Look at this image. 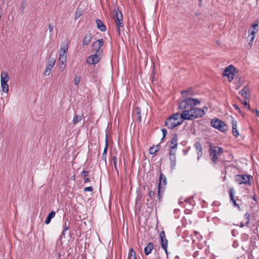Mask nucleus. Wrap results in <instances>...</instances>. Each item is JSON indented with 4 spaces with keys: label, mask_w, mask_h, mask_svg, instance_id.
Listing matches in <instances>:
<instances>
[{
    "label": "nucleus",
    "mask_w": 259,
    "mask_h": 259,
    "mask_svg": "<svg viewBox=\"0 0 259 259\" xmlns=\"http://www.w3.org/2000/svg\"><path fill=\"white\" fill-rule=\"evenodd\" d=\"M82 115H76L73 120V124L75 125L79 122L82 120Z\"/></svg>",
    "instance_id": "32"
},
{
    "label": "nucleus",
    "mask_w": 259,
    "mask_h": 259,
    "mask_svg": "<svg viewBox=\"0 0 259 259\" xmlns=\"http://www.w3.org/2000/svg\"><path fill=\"white\" fill-rule=\"evenodd\" d=\"M184 120H185V119L182 118V112L181 113V119H179V120L175 121L168 117L165 121V126H167V128L169 129H173L175 127L179 125H181L184 122Z\"/></svg>",
    "instance_id": "5"
},
{
    "label": "nucleus",
    "mask_w": 259,
    "mask_h": 259,
    "mask_svg": "<svg viewBox=\"0 0 259 259\" xmlns=\"http://www.w3.org/2000/svg\"><path fill=\"white\" fill-rule=\"evenodd\" d=\"M103 44L104 41L103 39H98L92 44L93 49L95 51V54H102V50L101 49V48L103 46Z\"/></svg>",
    "instance_id": "8"
},
{
    "label": "nucleus",
    "mask_w": 259,
    "mask_h": 259,
    "mask_svg": "<svg viewBox=\"0 0 259 259\" xmlns=\"http://www.w3.org/2000/svg\"><path fill=\"white\" fill-rule=\"evenodd\" d=\"M136 110H137V114L138 115L137 120L138 121L140 122L141 121V109L139 107H137Z\"/></svg>",
    "instance_id": "39"
},
{
    "label": "nucleus",
    "mask_w": 259,
    "mask_h": 259,
    "mask_svg": "<svg viewBox=\"0 0 259 259\" xmlns=\"http://www.w3.org/2000/svg\"><path fill=\"white\" fill-rule=\"evenodd\" d=\"M255 38V36H253V35H248L247 37V40L249 41L248 42V45L251 47L252 46V42L254 40V39Z\"/></svg>",
    "instance_id": "35"
},
{
    "label": "nucleus",
    "mask_w": 259,
    "mask_h": 259,
    "mask_svg": "<svg viewBox=\"0 0 259 259\" xmlns=\"http://www.w3.org/2000/svg\"><path fill=\"white\" fill-rule=\"evenodd\" d=\"M233 106L234 108L236 110H238L239 113H241L240 109H239V108L236 104H233Z\"/></svg>",
    "instance_id": "49"
},
{
    "label": "nucleus",
    "mask_w": 259,
    "mask_h": 259,
    "mask_svg": "<svg viewBox=\"0 0 259 259\" xmlns=\"http://www.w3.org/2000/svg\"><path fill=\"white\" fill-rule=\"evenodd\" d=\"M160 238V244L161 247L164 250L166 254H168V251L167 250V247L168 244V240L166 238V236L165 234V232L163 230H162L159 234Z\"/></svg>",
    "instance_id": "9"
},
{
    "label": "nucleus",
    "mask_w": 259,
    "mask_h": 259,
    "mask_svg": "<svg viewBox=\"0 0 259 259\" xmlns=\"http://www.w3.org/2000/svg\"><path fill=\"white\" fill-rule=\"evenodd\" d=\"M154 249V244L152 242L149 243L144 248V253L146 255L151 253L152 250Z\"/></svg>",
    "instance_id": "20"
},
{
    "label": "nucleus",
    "mask_w": 259,
    "mask_h": 259,
    "mask_svg": "<svg viewBox=\"0 0 259 259\" xmlns=\"http://www.w3.org/2000/svg\"><path fill=\"white\" fill-rule=\"evenodd\" d=\"M10 79L8 73L7 72L3 71L1 75V82L2 91L7 93L9 91V85L7 83Z\"/></svg>",
    "instance_id": "4"
},
{
    "label": "nucleus",
    "mask_w": 259,
    "mask_h": 259,
    "mask_svg": "<svg viewBox=\"0 0 259 259\" xmlns=\"http://www.w3.org/2000/svg\"><path fill=\"white\" fill-rule=\"evenodd\" d=\"M255 115L259 117V111L257 109L255 110Z\"/></svg>",
    "instance_id": "55"
},
{
    "label": "nucleus",
    "mask_w": 259,
    "mask_h": 259,
    "mask_svg": "<svg viewBox=\"0 0 259 259\" xmlns=\"http://www.w3.org/2000/svg\"><path fill=\"white\" fill-rule=\"evenodd\" d=\"M181 95L184 98H189L188 96H192L193 95V92L191 89L182 91L181 92Z\"/></svg>",
    "instance_id": "26"
},
{
    "label": "nucleus",
    "mask_w": 259,
    "mask_h": 259,
    "mask_svg": "<svg viewBox=\"0 0 259 259\" xmlns=\"http://www.w3.org/2000/svg\"><path fill=\"white\" fill-rule=\"evenodd\" d=\"M59 61H60V69L61 71H63L66 68V63L67 62V57L66 55L65 54H62L60 53L59 56Z\"/></svg>",
    "instance_id": "13"
},
{
    "label": "nucleus",
    "mask_w": 259,
    "mask_h": 259,
    "mask_svg": "<svg viewBox=\"0 0 259 259\" xmlns=\"http://www.w3.org/2000/svg\"><path fill=\"white\" fill-rule=\"evenodd\" d=\"M160 146L159 145H154L149 148V152L150 154H155L158 152Z\"/></svg>",
    "instance_id": "25"
},
{
    "label": "nucleus",
    "mask_w": 259,
    "mask_h": 259,
    "mask_svg": "<svg viewBox=\"0 0 259 259\" xmlns=\"http://www.w3.org/2000/svg\"><path fill=\"white\" fill-rule=\"evenodd\" d=\"M106 157H107V154H106L105 155H104L103 154V156H102V159L106 162Z\"/></svg>",
    "instance_id": "54"
},
{
    "label": "nucleus",
    "mask_w": 259,
    "mask_h": 259,
    "mask_svg": "<svg viewBox=\"0 0 259 259\" xmlns=\"http://www.w3.org/2000/svg\"><path fill=\"white\" fill-rule=\"evenodd\" d=\"M68 50L67 47H64L61 49V52L62 54H65Z\"/></svg>",
    "instance_id": "46"
},
{
    "label": "nucleus",
    "mask_w": 259,
    "mask_h": 259,
    "mask_svg": "<svg viewBox=\"0 0 259 259\" xmlns=\"http://www.w3.org/2000/svg\"><path fill=\"white\" fill-rule=\"evenodd\" d=\"M257 32V30H249L248 31V33H249V35H253V36H255V33H256Z\"/></svg>",
    "instance_id": "43"
},
{
    "label": "nucleus",
    "mask_w": 259,
    "mask_h": 259,
    "mask_svg": "<svg viewBox=\"0 0 259 259\" xmlns=\"http://www.w3.org/2000/svg\"><path fill=\"white\" fill-rule=\"evenodd\" d=\"M112 160L114 163V166L117 173H118V170L117 167V157L116 156H114L112 157Z\"/></svg>",
    "instance_id": "37"
},
{
    "label": "nucleus",
    "mask_w": 259,
    "mask_h": 259,
    "mask_svg": "<svg viewBox=\"0 0 259 259\" xmlns=\"http://www.w3.org/2000/svg\"><path fill=\"white\" fill-rule=\"evenodd\" d=\"M92 34L90 33L86 34L82 40V45L83 46H88L91 41Z\"/></svg>",
    "instance_id": "19"
},
{
    "label": "nucleus",
    "mask_w": 259,
    "mask_h": 259,
    "mask_svg": "<svg viewBox=\"0 0 259 259\" xmlns=\"http://www.w3.org/2000/svg\"><path fill=\"white\" fill-rule=\"evenodd\" d=\"M243 104L244 106H246L247 109H250V106L248 103L246 101V100L244 101V102L243 103Z\"/></svg>",
    "instance_id": "51"
},
{
    "label": "nucleus",
    "mask_w": 259,
    "mask_h": 259,
    "mask_svg": "<svg viewBox=\"0 0 259 259\" xmlns=\"http://www.w3.org/2000/svg\"><path fill=\"white\" fill-rule=\"evenodd\" d=\"M155 195V193L152 190H150L149 192V196L150 197V198H152Z\"/></svg>",
    "instance_id": "48"
},
{
    "label": "nucleus",
    "mask_w": 259,
    "mask_h": 259,
    "mask_svg": "<svg viewBox=\"0 0 259 259\" xmlns=\"http://www.w3.org/2000/svg\"><path fill=\"white\" fill-rule=\"evenodd\" d=\"M80 76H75L74 78V84L75 85H78L80 82Z\"/></svg>",
    "instance_id": "41"
},
{
    "label": "nucleus",
    "mask_w": 259,
    "mask_h": 259,
    "mask_svg": "<svg viewBox=\"0 0 259 259\" xmlns=\"http://www.w3.org/2000/svg\"><path fill=\"white\" fill-rule=\"evenodd\" d=\"M251 176L247 175H237L235 176V181L238 184L250 185Z\"/></svg>",
    "instance_id": "6"
},
{
    "label": "nucleus",
    "mask_w": 259,
    "mask_h": 259,
    "mask_svg": "<svg viewBox=\"0 0 259 259\" xmlns=\"http://www.w3.org/2000/svg\"><path fill=\"white\" fill-rule=\"evenodd\" d=\"M54 28V25L52 24H49V29L50 32H52Z\"/></svg>",
    "instance_id": "50"
},
{
    "label": "nucleus",
    "mask_w": 259,
    "mask_h": 259,
    "mask_svg": "<svg viewBox=\"0 0 259 259\" xmlns=\"http://www.w3.org/2000/svg\"><path fill=\"white\" fill-rule=\"evenodd\" d=\"M202 0H199V2H201Z\"/></svg>",
    "instance_id": "62"
},
{
    "label": "nucleus",
    "mask_w": 259,
    "mask_h": 259,
    "mask_svg": "<svg viewBox=\"0 0 259 259\" xmlns=\"http://www.w3.org/2000/svg\"><path fill=\"white\" fill-rule=\"evenodd\" d=\"M211 125L218 130L225 133L228 130V127L225 123L222 120L218 118H213L211 120Z\"/></svg>",
    "instance_id": "3"
},
{
    "label": "nucleus",
    "mask_w": 259,
    "mask_h": 259,
    "mask_svg": "<svg viewBox=\"0 0 259 259\" xmlns=\"http://www.w3.org/2000/svg\"><path fill=\"white\" fill-rule=\"evenodd\" d=\"M90 180L89 178H88L87 177L84 178V183H87L88 182H90Z\"/></svg>",
    "instance_id": "52"
},
{
    "label": "nucleus",
    "mask_w": 259,
    "mask_h": 259,
    "mask_svg": "<svg viewBox=\"0 0 259 259\" xmlns=\"http://www.w3.org/2000/svg\"><path fill=\"white\" fill-rule=\"evenodd\" d=\"M127 259H137L136 252L133 248L130 249Z\"/></svg>",
    "instance_id": "28"
},
{
    "label": "nucleus",
    "mask_w": 259,
    "mask_h": 259,
    "mask_svg": "<svg viewBox=\"0 0 259 259\" xmlns=\"http://www.w3.org/2000/svg\"><path fill=\"white\" fill-rule=\"evenodd\" d=\"M244 218L247 220L245 226L248 227L250 219V214L249 212H246L244 215Z\"/></svg>",
    "instance_id": "34"
},
{
    "label": "nucleus",
    "mask_w": 259,
    "mask_h": 259,
    "mask_svg": "<svg viewBox=\"0 0 259 259\" xmlns=\"http://www.w3.org/2000/svg\"><path fill=\"white\" fill-rule=\"evenodd\" d=\"M114 15L113 18L115 19H123L122 15L121 12L119 10L118 8H115L113 10Z\"/></svg>",
    "instance_id": "22"
},
{
    "label": "nucleus",
    "mask_w": 259,
    "mask_h": 259,
    "mask_svg": "<svg viewBox=\"0 0 259 259\" xmlns=\"http://www.w3.org/2000/svg\"><path fill=\"white\" fill-rule=\"evenodd\" d=\"M75 176H74H74H72L71 177V179H72V180H75Z\"/></svg>",
    "instance_id": "58"
},
{
    "label": "nucleus",
    "mask_w": 259,
    "mask_h": 259,
    "mask_svg": "<svg viewBox=\"0 0 259 259\" xmlns=\"http://www.w3.org/2000/svg\"><path fill=\"white\" fill-rule=\"evenodd\" d=\"M213 148L215 149L217 154L220 155L223 153V149L218 146H213Z\"/></svg>",
    "instance_id": "36"
},
{
    "label": "nucleus",
    "mask_w": 259,
    "mask_h": 259,
    "mask_svg": "<svg viewBox=\"0 0 259 259\" xmlns=\"http://www.w3.org/2000/svg\"><path fill=\"white\" fill-rule=\"evenodd\" d=\"M55 216V212L54 211H52L48 215V216L45 220V223L46 224H49L50 223L51 219H53V218H54Z\"/></svg>",
    "instance_id": "27"
},
{
    "label": "nucleus",
    "mask_w": 259,
    "mask_h": 259,
    "mask_svg": "<svg viewBox=\"0 0 259 259\" xmlns=\"http://www.w3.org/2000/svg\"><path fill=\"white\" fill-rule=\"evenodd\" d=\"M258 26V24L257 23H254L252 25L251 27L253 29H255V27H257Z\"/></svg>",
    "instance_id": "53"
},
{
    "label": "nucleus",
    "mask_w": 259,
    "mask_h": 259,
    "mask_svg": "<svg viewBox=\"0 0 259 259\" xmlns=\"http://www.w3.org/2000/svg\"><path fill=\"white\" fill-rule=\"evenodd\" d=\"M233 193H234V189H233V188L232 187L229 189V195H230V200H231V201H232V202L235 206H236L238 208H240L239 205L236 203V200L234 198Z\"/></svg>",
    "instance_id": "21"
},
{
    "label": "nucleus",
    "mask_w": 259,
    "mask_h": 259,
    "mask_svg": "<svg viewBox=\"0 0 259 259\" xmlns=\"http://www.w3.org/2000/svg\"><path fill=\"white\" fill-rule=\"evenodd\" d=\"M245 100H247L250 98V91L247 85L244 87V88L239 92Z\"/></svg>",
    "instance_id": "14"
},
{
    "label": "nucleus",
    "mask_w": 259,
    "mask_h": 259,
    "mask_svg": "<svg viewBox=\"0 0 259 259\" xmlns=\"http://www.w3.org/2000/svg\"><path fill=\"white\" fill-rule=\"evenodd\" d=\"M209 154L210 159L212 161L213 163L215 164L217 163L218 160V154L216 152L215 149L213 148V146H210L209 149Z\"/></svg>",
    "instance_id": "11"
},
{
    "label": "nucleus",
    "mask_w": 259,
    "mask_h": 259,
    "mask_svg": "<svg viewBox=\"0 0 259 259\" xmlns=\"http://www.w3.org/2000/svg\"><path fill=\"white\" fill-rule=\"evenodd\" d=\"M205 114L204 111L201 108L192 107L191 110L182 112V118L185 120H193L202 117Z\"/></svg>",
    "instance_id": "1"
},
{
    "label": "nucleus",
    "mask_w": 259,
    "mask_h": 259,
    "mask_svg": "<svg viewBox=\"0 0 259 259\" xmlns=\"http://www.w3.org/2000/svg\"><path fill=\"white\" fill-rule=\"evenodd\" d=\"M204 108H205L206 109H207V107H204Z\"/></svg>",
    "instance_id": "61"
},
{
    "label": "nucleus",
    "mask_w": 259,
    "mask_h": 259,
    "mask_svg": "<svg viewBox=\"0 0 259 259\" xmlns=\"http://www.w3.org/2000/svg\"><path fill=\"white\" fill-rule=\"evenodd\" d=\"M158 195L159 201H161V199L162 198V193H161V189H158Z\"/></svg>",
    "instance_id": "45"
},
{
    "label": "nucleus",
    "mask_w": 259,
    "mask_h": 259,
    "mask_svg": "<svg viewBox=\"0 0 259 259\" xmlns=\"http://www.w3.org/2000/svg\"><path fill=\"white\" fill-rule=\"evenodd\" d=\"M194 147L197 151V159L199 160L202 156V147L200 142L197 141L194 144Z\"/></svg>",
    "instance_id": "16"
},
{
    "label": "nucleus",
    "mask_w": 259,
    "mask_h": 259,
    "mask_svg": "<svg viewBox=\"0 0 259 259\" xmlns=\"http://www.w3.org/2000/svg\"><path fill=\"white\" fill-rule=\"evenodd\" d=\"M167 184L166 177L162 174L161 173L159 177V183L158 185L159 189L164 188L165 186Z\"/></svg>",
    "instance_id": "15"
},
{
    "label": "nucleus",
    "mask_w": 259,
    "mask_h": 259,
    "mask_svg": "<svg viewBox=\"0 0 259 259\" xmlns=\"http://www.w3.org/2000/svg\"><path fill=\"white\" fill-rule=\"evenodd\" d=\"M117 27H122L123 26V19H114Z\"/></svg>",
    "instance_id": "31"
},
{
    "label": "nucleus",
    "mask_w": 259,
    "mask_h": 259,
    "mask_svg": "<svg viewBox=\"0 0 259 259\" xmlns=\"http://www.w3.org/2000/svg\"><path fill=\"white\" fill-rule=\"evenodd\" d=\"M181 118V114L179 113H176L175 114H173L172 115L170 116L169 118L170 119H171L172 120H174L175 121H177L179 120V118Z\"/></svg>",
    "instance_id": "30"
},
{
    "label": "nucleus",
    "mask_w": 259,
    "mask_h": 259,
    "mask_svg": "<svg viewBox=\"0 0 259 259\" xmlns=\"http://www.w3.org/2000/svg\"><path fill=\"white\" fill-rule=\"evenodd\" d=\"M89 171L87 170H83L81 175L82 176H83L84 178L87 177V176L88 175Z\"/></svg>",
    "instance_id": "47"
},
{
    "label": "nucleus",
    "mask_w": 259,
    "mask_h": 259,
    "mask_svg": "<svg viewBox=\"0 0 259 259\" xmlns=\"http://www.w3.org/2000/svg\"><path fill=\"white\" fill-rule=\"evenodd\" d=\"M82 14H83V11L81 9H80L79 7H78L75 12L74 19L75 20L77 19L78 18H79L80 16H81L82 15Z\"/></svg>",
    "instance_id": "29"
},
{
    "label": "nucleus",
    "mask_w": 259,
    "mask_h": 259,
    "mask_svg": "<svg viewBox=\"0 0 259 259\" xmlns=\"http://www.w3.org/2000/svg\"><path fill=\"white\" fill-rule=\"evenodd\" d=\"M161 131L162 132V135H163V137L161 140L162 141L164 139V138H165V137L166 136L167 132V130L165 128H161Z\"/></svg>",
    "instance_id": "42"
},
{
    "label": "nucleus",
    "mask_w": 259,
    "mask_h": 259,
    "mask_svg": "<svg viewBox=\"0 0 259 259\" xmlns=\"http://www.w3.org/2000/svg\"><path fill=\"white\" fill-rule=\"evenodd\" d=\"M244 226V224H243L242 222H241V223H240V227H243Z\"/></svg>",
    "instance_id": "57"
},
{
    "label": "nucleus",
    "mask_w": 259,
    "mask_h": 259,
    "mask_svg": "<svg viewBox=\"0 0 259 259\" xmlns=\"http://www.w3.org/2000/svg\"><path fill=\"white\" fill-rule=\"evenodd\" d=\"M99 54H95L88 57L86 60L88 64L91 65H95L98 63L101 59L100 56Z\"/></svg>",
    "instance_id": "10"
},
{
    "label": "nucleus",
    "mask_w": 259,
    "mask_h": 259,
    "mask_svg": "<svg viewBox=\"0 0 259 259\" xmlns=\"http://www.w3.org/2000/svg\"><path fill=\"white\" fill-rule=\"evenodd\" d=\"M199 104L200 101L197 99L187 98L179 103L178 109L181 110L187 111L191 110L192 107H194Z\"/></svg>",
    "instance_id": "2"
},
{
    "label": "nucleus",
    "mask_w": 259,
    "mask_h": 259,
    "mask_svg": "<svg viewBox=\"0 0 259 259\" xmlns=\"http://www.w3.org/2000/svg\"><path fill=\"white\" fill-rule=\"evenodd\" d=\"M118 33L120 34V28L119 27H118Z\"/></svg>",
    "instance_id": "60"
},
{
    "label": "nucleus",
    "mask_w": 259,
    "mask_h": 259,
    "mask_svg": "<svg viewBox=\"0 0 259 259\" xmlns=\"http://www.w3.org/2000/svg\"><path fill=\"white\" fill-rule=\"evenodd\" d=\"M177 148H171V147H169V157L172 156H176V149Z\"/></svg>",
    "instance_id": "38"
},
{
    "label": "nucleus",
    "mask_w": 259,
    "mask_h": 259,
    "mask_svg": "<svg viewBox=\"0 0 259 259\" xmlns=\"http://www.w3.org/2000/svg\"><path fill=\"white\" fill-rule=\"evenodd\" d=\"M65 231H64V230L63 231V232H62V236H65Z\"/></svg>",
    "instance_id": "59"
},
{
    "label": "nucleus",
    "mask_w": 259,
    "mask_h": 259,
    "mask_svg": "<svg viewBox=\"0 0 259 259\" xmlns=\"http://www.w3.org/2000/svg\"><path fill=\"white\" fill-rule=\"evenodd\" d=\"M235 67L231 65L227 66L224 70L223 72V76H227L228 81H231L234 77L235 74L234 72L235 71Z\"/></svg>",
    "instance_id": "7"
},
{
    "label": "nucleus",
    "mask_w": 259,
    "mask_h": 259,
    "mask_svg": "<svg viewBox=\"0 0 259 259\" xmlns=\"http://www.w3.org/2000/svg\"><path fill=\"white\" fill-rule=\"evenodd\" d=\"M252 199L254 201H257V198H256V195H253V197H252Z\"/></svg>",
    "instance_id": "56"
},
{
    "label": "nucleus",
    "mask_w": 259,
    "mask_h": 259,
    "mask_svg": "<svg viewBox=\"0 0 259 259\" xmlns=\"http://www.w3.org/2000/svg\"><path fill=\"white\" fill-rule=\"evenodd\" d=\"M96 23L97 25V27L100 31L104 32L106 30V27L103 22L100 19L96 20Z\"/></svg>",
    "instance_id": "18"
},
{
    "label": "nucleus",
    "mask_w": 259,
    "mask_h": 259,
    "mask_svg": "<svg viewBox=\"0 0 259 259\" xmlns=\"http://www.w3.org/2000/svg\"><path fill=\"white\" fill-rule=\"evenodd\" d=\"M169 160H170V166L171 171L174 170L176 166V156H172L171 157H169Z\"/></svg>",
    "instance_id": "24"
},
{
    "label": "nucleus",
    "mask_w": 259,
    "mask_h": 259,
    "mask_svg": "<svg viewBox=\"0 0 259 259\" xmlns=\"http://www.w3.org/2000/svg\"><path fill=\"white\" fill-rule=\"evenodd\" d=\"M108 135L106 134V139H105V148H104V149L103 151V153L104 155H105L106 154H107V149H108Z\"/></svg>",
    "instance_id": "33"
},
{
    "label": "nucleus",
    "mask_w": 259,
    "mask_h": 259,
    "mask_svg": "<svg viewBox=\"0 0 259 259\" xmlns=\"http://www.w3.org/2000/svg\"><path fill=\"white\" fill-rule=\"evenodd\" d=\"M55 63V60L52 58L51 60H50L48 62V64L46 66V68L45 69V70L44 72V75L45 76L49 75L52 71V68L54 67Z\"/></svg>",
    "instance_id": "12"
},
{
    "label": "nucleus",
    "mask_w": 259,
    "mask_h": 259,
    "mask_svg": "<svg viewBox=\"0 0 259 259\" xmlns=\"http://www.w3.org/2000/svg\"><path fill=\"white\" fill-rule=\"evenodd\" d=\"M93 190V189L92 187L91 186L86 187L84 189V191H85V192H92Z\"/></svg>",
    "instance_id": "44"
},
{
    "label": "nucleus",
    "mask_w": 259,
    "mask_h": 259,
    "mask_svg": "<svg viewBox=\"0 0 259 259\" xmlns=\"http://www.w3.org/2000/svg\"><path fill=\"white\" fill-rule=\"evenodd\" d=\"M236 127L237 121L234 120H232V133L235 137H237L239 136V133L237 130Z\"/></svg>",
    "instance_id": "23"
},
{
    "label": "nucleus",
    "mask_w": 259,
    "mask_h": 259,
    "mask_svg": "<svg viewBox=\"0 0 259 259\" xmlns=\"http://www.w3.org/2000/svg\"><path fill=\"white\" fill-rule=\"evenodd\" d=\"M178 146V135L174 134L172 135V139L170 141V147L171 148H177Z\"/></svg>",
    "instance_id": "17"
},
{
    "label": "nucleus",
    "mask_w": 259,
    "mask_h": 259,
    "mask_svg": "<svg viewBox=\"0 0 259 259\" xmlns=\"http://www.w3.org/2000/svg\"><path fill=\"white\" fill-rule=\"evenodd\" d=\"M69 228V222L67 219L65 220L64 226V231H66Z\"/></svg>",
    "instance_id": "40"
}]
</instances>
